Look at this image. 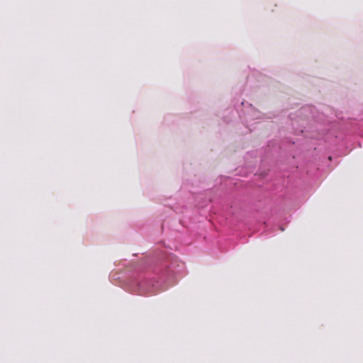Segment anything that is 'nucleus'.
Masks as SVG:
<instances>
[{"instance_id": "nucleus-1", "label": "nucleus", "mask_w": 363, "mask_h": 363, "mask_svg": "<svg viewBox=\"0 0 363 363\" xmlns=\"http://www.w3.org/2000/svg\"><path fill=\"white\" fill-rule=\"evenodd\" d=\"M139 287L144 291H149V289L145 286V281L140 282Z\"/></svg>"}]
</instances>
